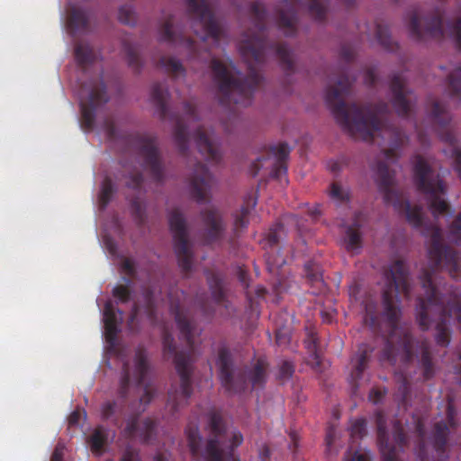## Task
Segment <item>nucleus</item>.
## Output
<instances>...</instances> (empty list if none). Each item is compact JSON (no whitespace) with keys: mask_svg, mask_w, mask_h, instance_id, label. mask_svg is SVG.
<instances>
[{"mask_svg":"<svg viewBox=\"0 0 461 461\" xmlns=\"http://www.w3.org/2000/svg\"><path fill=\"white\" fill-rule=\"evenodd\" d=\"M213 184V177L205 165L198 162L194 165L189 177V188L192 197L197 203H204Z\"/></svg>","mask_w":461,"mask_h":461,"instance_id":"obj_20","label":"nucleus"},{"mask_svg":"<svg viewBox=\"0 0 461 461\" xmlns=\"http://www.w3.org/2000/svg\"><path fill=\"white\" fill-rule=\"evenodd\" d=\"M144 182L141 173L131 174L127 181V186L135 190L140 189Z\"/></svg>","mask_w":461,"mask_h":461,"instance_id":"obj_59","label":"nucleus"},{"mask_svg":"<svg viewBox=\"0 0 461 461\" xmlns=\"http://www.w3.org/2000/svg\"><path fill=\"white\" fill-rule=\"evenodd\" d=\"M130 382H131L130 365L128 362H125L122 366L120 388L118 390L119 396L122 399H124L127 396L128 389L130 386Z\"/></svg>","mask_w":461,"mask_h":461,"instance_id":"obj_48","label":"nucleus"},{"mask_svg":"<svg viewBox=\"0 0 461 461\" xmlns=\"http://www.w3.org/2000/svg\"><path fill=\"white\" fill-rule=\"evenodd\" d=\"M286 263L285 257L280 255L277 249L270 250L266 255V264L269 272L274 273Z\"/></svg>","mask_w":461,"mask_h":461,"instance_id":"obj_43","label":"nucleus"},{"mask_svg":"<svg viewBox=\"0 0 461 461\" xmlns=\"http://www.w3.org/2000/svg\"><path fill=\"white\" fill-rule=\"evenodd\" d=\"M415 434L417 437V444L414 448L415 454L420 461H427L428 451L425 442L426 430L425 425L420 419L415 420Z\"/></svg>","mask_w":461,"mask_h":461,"instance_id":"obj_31","label":"nucleus"},{"mask_svg":"<svg viewBox=\"0 0 461 461\" xmlns=\"http://www.w3.org/2000/svg\"><path fill=\"white\" fill-rule=\"evenodd\" d=\"M149 369L148 354L144 348L138 347L134 356L133 377L138 386L143 387V394L140 398V405H143L137 413L131 416L123 429V435L128 438L138 437L142 442L149 443L156 434L157 422L150 418L145 419L139 424V416L145 411L146 406L155 396V390L152 385L146 383Z\"/></svg>","mask_w":461,"mask_h":461,"instance_id":"obj_8","label":"nucleus"},{"mask_svg":"<svg viewBox=\"0 0 461 461\" xmlns=\"http://www.w3.org/2000/svg\"><path fill=\"white\" fill-rule=\"evenodd\" d=\"M355 56L354 50L347 46H343L340 50V57L347 62L353 60Z\"/></svg>","mask_w":461,"mask_h":461,"instance_id":"obj_63","label":"nucleus"},{"mask_svg":"<svg viewBox=\"0 0 461 461\" xmlns=\"http://www.w3.org/2000/svg\"><path fill=\"white\" fill-rule=\"evenodd\" d=\"M301 5V0H281L276 7L277 25L287 37L296 33L297 10Z\"/></svg>","mask_w":461,"mask_h":461,"instance_id":"obj_21","label":"nucleus"},{"mask_svg":"<svg viewBox=\"0 0 461 461\" xmlns=\"http://www.w3.org/2000/svg\"><path fill=\"white\" fill-rule=\"evenodd\" d=\"M415 349L419 368L421 370L424 380L431 379L436 374V365L432 358L429 341L427 339L418 340Z\"/></svg>","mask_w":461,"mask_h":461,"instance_id":"obj_26","label":"nucleus"},{"mask_svg":"<svg viewBox=\"0 0 461 461\" xmlns=\"http://www.w3.org/2000/svg\"><path fill=\"white\" fill-rule=\"evenodd\" d=\"M172 311L179 330V339L185 344V348L178 349L173 335L166 329L163 330V356L167 359H173L176 371L180 378L179 388L172 386L168 391L167 402L168 411L172 416H176L182 408L187 405L193 393L194 363L198 355L203 330L190 313L181 309L179 305L172 307Z\"/></svg>","mask_w":461,"mask_h":461,"instance_id":"obj_3","label":"nucleus"},{"mask_svg":"<svg viewBox=\"0 0 461 461\" xmlns=\"http://www.w3.org/2000/svg\"><path fill=\"white\" fill-rule=\"evenodd\" d=\"M375 37L379 44L386 50L394 51L398 49V45L393 41L387 26L377 23L375 26Z\"/></svg>","mask_w":461,"mask_h":461,"instance_id":"obj_36","label":"nucleus"},{"mask_svg":"<svg viewBox=\"0 0 461 461\" xmlns=\"http://www.w3.org/2000/svg\"><path fill=\"white\" fill-rule=\"evenodd\" d=\"M118 19L122 23L133 25L136 22V14L131 5H123L119 9Z\"/></svg>","mask_w":461,"mask_h":461,"instance_id":"obj_51","label":"nucleus"},{"mask_svg":"<svg viewBox=\"0 0 461 461\" xmlns=\"http://www.w3.org/2000/svg\"><path fill=\"white\" fill-rule=\"evenodd\" d=\"M64 446L61 443H58L52 455L50 461H62L63 458Z\"/></svg>","mask_w":461,"mask_h":461,"instance_id":"obj_64","label":"nucleus"},{"mask_svg":"<svg viewBox=\"0 0 461 461\" xmlns=\"http://www.w3.org/2000/svg\"><path fill=\"white\" fill-rule=\"evenodd\" d=\"M170 230L173 233L174 249L181 270L187 274L193 266V252L188 240L186 221L178 209H174L168 216Z\"/></svg>","mask_w":461,"mask_h":461,"instance_id":"obj_14","label":"nucleus"},{"mask_svg":"<svg viewBox=\"0 0 461 461\" xmlns=\"http://www.w3.org/2000/svg\"><path fill=\"white\" fill-rule=\"evenodd\" d=\"M122 280L125 282V285H116L113 290V295L118 302L127 303L131 299L132 281L130 277H123Z\"/></svg>","mask_w":461,"mask_h":461,"instance_id":"obj_44","label":"nucleus"},{"mask_svg":"<svg viewBox=\"0 0 461 461\" xmlns=\"http://www.w3.org/2000/svg\"><path fill=\"white\" fill-rule=\"evenodd\" d=\"M457 422L456 420V412L452 405L447 409V420L435 423L430 437L431 444L435 451L443 456L447 451L448 436L451 429H456Z\"/></svg>","mask_w":461,"mask_h":461,"instance_id":"obj_22","label":"nucleus"},{"mask_svg":"<svg viewBox=\"0 0 461 461\" xmlns=\"http://www.w3.org/2000/svg\"><path fill=\"white\" fill-rule=\"evenodd\" d=\"M79 99L82 126L90 131L95 126L98 108L109 101L106 86L102 77L82 84Z\"/></svg>","mask_w":461,"mask_h":461,"instance_id":"obj_10","label":"nucleus"},{"mask_svg":"<svg viewBox=\"0 0 461 461\" xmlns=\"http://www.w3.org/2000/svg\"><path fill=\"white\" fill-rule=\"evenodd\" d=\"M108 435L103 427H97L93 433L89 436L87 442L90 445L91 450L95 455L99 456L103 453L104 447L107 443Z\"/></svg>","mask_w":461,"mask_h":461,"instance_id":"obj_34","label":"nucleus"},{"mask_svg":"<svg viewBox=\"0 0 461 461\" xmlns=\"http://www.w3.org/2000/svg\"><path fill=\"white\" fill-rule=\"evenodd\" d=\"M430 116L440 140L453 146L454 166L461 178V149L455 146L457 140L449 113L439 101H434L431 104Z\"/></svg>","mask_w":461,"mask_h":461,"instance_id":"obj_16","label":"nucleus"},{"mask_svg":"<svg viewBox=\"0 0 461 461\" xmlns=\"http://www.w3.org/2000/svg\"><path fill=\"white\" fill-rule=\"evenodd\" d=\"M194 139L199 152L206 160L213 163L221 160L219 149L205 128L199 126L194 133Z\"/></svg>","mask_w":461,"mask_h":461,"instance_id":"obj_24","label":"nucleus"},{"mask_svg":"<svg viewBox=\"0 0 461 461\" xmlns=\"http://www.w3.org/2000/svg\"><path fill=\"white\" fill-rule=\"evenodd\" d=\"M159 41L174 45L185 47L192 55H196V44L194 41L182 33H177L174 29V18L169 16L159 27Z\"/></svg>","mask_w":461,"mask_h":461,"instance_id":"obj_23","label":"nucleus"},{"mask_svg":"<svg viewBox=\"0 0 461 461\" xmlns=\"http://www.w3.org/2000/svg\"><path fill=\"white\" fill-rule=\"evenodd\" d=\"M250 12L254 19L255 32L247 36L240 44V50L242 56L256 64L265 61L268 52H274L279 59L282 68L288 73H294V63L293 55L285 43L269 42L266 39L267 12L260 2H254L250 6Z\"/></svg>","mask_w":461,"mask_h":461,"instance_id":"obj_6","label":"nucleus"},{"mask_svg":"<svg viewBox=\"0 0 461 461\" xmlns=\"http://www.w3.org/2000/svg\"><path fill=\"white\" fill-rule=\"evenodd\" d=\"M158 66L174 77L185 76V69L182 63L173 57H161L158 61Z\"/></svg>","mask_w":461,"mask_h":461,"instance_id":"obj_37","label":"nucleus"},{"mask_svg":"<svg viewBox=\"0 0 461 461\" xmlns=\"http://www.w3.org/2000/svg\"><path fill=\"white\" fill-rule=\"evenodd\" d=\"M413 179L417 190L425 195L435 218L450 212V206L444 198L446 186L443 181L420 155L415 157Z\"/></svg>","mask_w":461,"mask_h":461,"instance_id":"obj_9","label":"nucleus"},{"mask_svg":"<svg viewBox=\"0 0 461 461\" xmlns=\"http://www.w3.org/2000/svg\"><path fill=\"white\" fill-rule=\"evenodd\" d=\"M329 3V0H311L308 4L309 14L318 22H324Z\"/></svg>","mask_w":461,"mask_h":461,"instance_id":"obj_39","label":"nucleus"},{"mask_svg":"<svg viewBox=\"0 0 461 461\" xmlns=\"http://www.w3.org/2000/svg\"><path fill=\"white\" fill-rule=\"evenodd\" d=\"M121 267L122 271L130 276L131 277L135 276L136 275V267L133 260L128 258H124L121 263Z\"/></svg>","mask_w":461,"mask_h":461,"instance_id":"obj_60","label":"nucleus"},{"mask_svg":"<svg viewBox=\"0 0 461 461\" xmlns=\"http://www.w3.org/2000/svg\"><path fill=\"white\" fill-rule=\"evenodd\" d=\"M447 239L450 243L461 247V212L448 225Z\"/></svg>","mask_w":461,"mask_h":461,"instance_id":"obj_41","label":"nucleus"},{"mask_svg":"<svg viewBox=\"0 0 461 461\" xmlns=\"http://www.w3.org/2000/svg\"><path fill=\"white\" fill-rule=\"evenodd\" d=\"M304 272L307 280L311 284L322 283V271L319 264L310 261L304 266Z\"/></svg>","mask_w":461,"mask_h":461,"instance_id":"obj_47","label":"nucleus"},{"mask_svg":"<svg viewBox=\"0 0 461 461\" xmlns=\"http://www.w3.org/2000/svg\"><path fill=\"white\" fill-rule=\"evenodd\" d=\"M271 153L276 158L271 175L274 178L281 179L286 174V159L290 154V148L286 143H279L270 148Z\"/></svg>","mask_w":461,"mask_h":461,"instance_id":"obj_28","label":"nucleus"},{"mask_svg":"<svg viewBox=\"0 0 461 461\" xmlns=\"http://www.w3.org/2000/svg\"><path fill=\"white\" fill-rule=\"evenodd\" d=\"M373 349L366 345H361L356 354L351 357L353 365L350 373L351 381L354 386H357V381L362 378L364 371L366 369Z\"/></svg>","mask_w":461,"mask_h":461,"instance_id":"obj_27","label":"nucleus"},{"mask_svg":"<svg viewBox=\"0 0 461 461\" xmlns=\"http://www.w3.org/2000/svg\"><path fill=\"white\" fill-rule=\"evenodd\" d=\"M447 91L453 97L461 95V63L456 66L447 75Z\"/></svg>","mask_w":461,"mask_h":461,"instance_id":"obj_35","label":"nucleus"},{"mask_svg":"<svg viewBox=\"0 0 461 461\" xmlns=\"http://www.w3.org/2000/svg\"><path fill=\"white\" fill-rule=\"evenodd\" d=\"M209 285L214 302L217 304H222L226 309H229L228 302L225 300L221 280L217 276L212 275L209 278Z\"/></svg>","mask_w":461,"mask_h":461,"instance_id":"obj_38","label":"nucleus"},{"mask_svg":"<svg viewBox=\"0 0 461 461\" xmlns=\"http://www.w3.org/2000/svg\"><path fill=\"white\" fill-rule=\"evenodd\" d=\"M184 111L188 120L198 121L197 109L192 102L184 103Z\"/></svg>","mask_w":461,"mask_h":461,"instance_id":"obj_61","label":"nucleus"},{"mask_svg":"<svg viewBox=\"0 0 461 461\" xmlns=\"http://www.w3.org/2000/svg\"><path fill=\"white\" fill-rule=\"evenodd\" d=\"M200 214L204 227L205 243L208 245L220 243L226 231V224L220 211L215 208H207L203 210Z\"/></svg>","mask_w":461,"mask_h":461,"instance_id":"obj_19","label":"nucleus"},{"mask_svg":"<svg viewBox=\"0 0 461 461\" xmlns=\"http://www.w3.org/2000/svg\"><path fill=\"white\" fill-rule=\"evenodd\" d=\"M113 193V184L109 177H106L102 184L101 191L98 197L99 204L102 209H104L108 205V203L112 200Z\"/></svg>","mask_w":461,"mask_h":461,"instance_id":"obj_46","label":"nucleus"},{"mask_svg":"<svg viewBox=\"0 0 461 461\" xmlns=\"http://www.w3.org/2000/svg\"><path fill=\"white\" fill-rule=\"evenodd\" d=\"M122 321V312L116 310L112 302H107L104 308V323L105 339L110 344L115 342Z\"/></svg>","mask_w":461,"mask_h":461,"instance_id":"obj_25","label":"nucleus"},{"mask_svg":"<svg viewBox=\"0 0 461 461\" xmlns=\"http://www.w3.org/2000/svg\"><path fill=\"white\" fill-rule=\"evenodd\" d=\"M187 10L192 17V28L203 41L212 38L218 42L222 29L207 0H187Z\"/></svg>","mask_w":461,"mask_h":461,"instance_id":"obj_12","label":"nucleus"},{"mask_svg":"<svg viewBox=\"0 0 461 461\" xmlns=\"http://www.w3.org/2000/svg\"><path fill=\"white\" fill-rule=\"evenodd\" d=\"M120 461H140V453L132 447H127Z\"/></svg>","mask_w":461,"mask_h":461,"instance_id":"obj_62","label":"nucleus"},{"mask_svg":"<svg viewBox=\"0 0 461 461\" xmlns=\"http://www.w3.org/2000/svg\"><path fill=\"white\" fill-rule=\"evenodd\" d=\"M389 88L391 103L396 113L402 117H407L412 109L415 97L411 90L407 87V81L402 73L392 75Z\"/></svg>","mask_w":461,"mask_h":461,"instance_id":"obj_18","label":"nucleus"},{"mask_svg":"<svg viewBox=\"0 0 461 461\" xmlns=\"http://www.w3.org/2000/svg\"><path fill=\"white\" fill-rule=\"evenodd\" d=\"M364 321L366 324H367L372 329H376L378 324V316L375 312V305H366V314L364 316Z\"/></svg>","mask_w":461,"mask_h":461,"instance_id":"obj_53","label":"nucleus"},{"mask_svg":"<svg viewBox=\"0 0 461 461\" xmlns=\"http://www.w3.org/2000/svg\"><path fill=\"white\" fill-rule=\"evenodd\" d=\"M145 300V312L149 318L152 319L155 315L154 294L150 289H146L143 293Z\"/></svg>","mask_w":461,"mask_h":461,"instance_id":"obj_54","label":"nucleus"},{"mask_svg":"<svg viewBox=\"0 0 461 461\" xmlns=\"http://www.w3.org/2000/svg\"><path fill=\"white\" fill-rule=\"evenodd\" d=\"M122 49L127 59L129 68H131L134 73H140L143 67V61L139 55L138 48L124 41L122 43Z\"/></svg>","mask_w":461,"mask_h":461,"instance_id":"obj_32","label":"nucleus"},{"mask_svg":"<svg viewBox=\"0 0 461 461\" xmlns=\"http://www.w3.org/2000/svg\"><path fill=\"white\" fill-rule=\"evenodd\" d=\"M330 197L338 203H346L349 200L348 193L344 190L339 184L332 183L330 185Z\"/></svg>","mask_w":461,"mask_h":461,"instance_id":"obj_50","label":"nucleus"},{"mask_svg":"<svg viewBox=\"0 0 461 461\" xmlns=\"http://www.w3.org/2000/svg\"><path fill=\"white\" fill-rule=\"evenodd\" d=\"M375 424L377 429V444L383 457V461H399L398 453L403 451L409 445L408 437L400 420H395L393 425V438L394 444L390 443L387 431V420L382 411L375 413Z\"/></svg>","mask_w":461,"mask_h":461,"instance_id":"obj_13","label":"nucleus"},{"mask_svg":"<svg viewBox=\"0 0 461 461\" xmlns=\"http://www.w3.org/2000/svg\"><path fill=\"white\" fill-rule=\"evenodd\" d=\"M211 69L221 105L251 104L253 95L262 81L260 73L251 64L246 77H242L234 67H229L217 59H212Z\"/></svg>","mask_w":461,"mask_h":461,"instance_id":"obj_5","label":"nucleus"},{"mask_svg":"<svg viewBox=\"0 0 461 461\" xmlns=\"http://www.w3.org/2000/svg\"><path fill=\"white\" fill-rule=\"evenodd\" d=\"M168 90L162 83H154L151 86V99L159 117L162 120L170 119L175 122L174 140L182 156H186L188 150L187 126L184 120L169 114L167 108Z\"/></svg>","mask_w":461,"mask_h":461,"instance_id":"obj_15","label":"nucleus"},{"mask_svg":"<svg viewBox=\"0 0 461 461\" xmlns=\"http://www.w3.org/2000/svg\"><path fill=\"white\" fill-rule=\"evenodd\" d=\"M282 228V224L278 223L269 230L267 236V244L269 246L270 250L276 249V246L279 243L278 230Z\"/></svg>","mask_w":461,"mask_h":461,"instance_id":"obj_55","label":"nucleus"},{"mask_svg":"<svg viewBox=\"0 0 461 461\" xmlns=\"http://www.w3.org/2000/svg\"><path fill=\"white\" fill-rule=\"evenodd\" d=\"M408 27L411 38L416 41L440 40L445 34L442 13L438 8L433 10L430 15L424 18L423 26L420 25L419 13L413 11L410 14Z\"/></svg>","mask_w":461,"mask_h":461,"instance_id":"obj_17","label":"nucleus"},{"mask_svg":"<svg viewBox=\"0 0 461 461\" xmlns=\"http://www.w3.org/2000/svg\"><path fill=\"white\" fill-rule=\"evenodd\" d=\"M221 386L229 394H238L251 389L262 388L267 383V363L258 358L249 366L237 367L227 348H221L216 362Z\"/></svg>","mask_w":461,"mask_h":461,"instance_id":"obj_7","label":"nucleus"},{"mask_svg":"<svg viewBox=\"0 0 461 461\" xmlns=\"http://www.w3.org/2000/svg\"><path fill=\"white\" fill-rule=\"evenodd\" d=\"M132 143L141 160V167L153 181L163 183L166 177V167L158 146L157 138L148 134H136Z\"/></svg>","mask_w":461,"mask_h":461,"instance_id":"obj_11","label":"nucleus"},{"mask_svg":"<svg viewBox=\"0 0 461 461\" xmlns=\"http://www.w3.org/2000/svg\"><path fill=\"white\" fill-rule=\"evenodd\" d=\"M131 209L132 216L139 226H141L145 222L146 214L145 208L141 201L138 198L132 199L131 203Z\"/></svg>","mask_w":461,"mask_h":461,"instance_id":"obj_49","label":"nucleus"},{"mask_svg":"<svg viewBox=\"0 0 461 461\" xmlns=\"http://www.w3.org/2000/svg\"><path fill=\"white\" fill-rule=\"evenodd\" d=\"M103 128L109 139L113 140L117 138V128L112 118L107 117L104 119Z\"/></svg>","mask_w":461,"mask_h":461,"instance_id":"obj_58","label":"nucleus"},{"mask_svg":"<svg viewBox=\"0 0 461 461\" xmlns=\"http://www.w3.org/2000/svg\"><path fill=\"white\" fill-rule=\"evenodd\" d=\"M294 372V365L289 361H283L279 366L278 378L281 381H286L292 377Z\"/></svg>","mask_w":461,"mask_h":461,"instance_id":"obj_56","label":"nucleus"},{"mask_svg":"<svg viewBox=\"0 0 461 461\" xmlns=\"http://www.w3.org/2000/svg\"><path fill=\"white\" fill-rule=\"evenodd\" d=\"M354 79L345 70L339 71L336 78H330L326 88L325 102L336 122L350 136H359L370 141L381 137L389 148L383 149L384 160H379L375 167V182L383 194L385 203L391 204L398 212H404L407 221L415 228L421 229L424 236L429 237L428 249L429 269H423L420 279L425 296H419L416 306V320L422 330L436 323V341L441 347L450 342V323L456 322L461 329V293L453 285L437 284V272L447 269L453 278L461 276L460 253L443 243L442 230L437 224L426 223L421 206H411L394 189V172L388 164L398 160V149L405 143L402 131L388 122L390 114L388 104L359 106L348 105L344 97L350 92Z\"/></svg>","mask_w":461,"mask_h":461,"instance_id":"obj_1","label":"nucleus"},{"mask_svg":"<svg viewBox=\"0 0 461 461\" xmlns=\"http://www.w3.org/2000/svg\"><path fill=\"white\" fill-rule=\"evenodd\" d=\"M447 33L455 41L456 47L461 50V12L447 23Z\"/></svg>","mask_w":461,"mask_h":461,"instance_id":"obj_42","label":"nucleus"},{"mask_svg":"<svg viewBox=\"0 0 461 461\" xmlns=\"http://www.w3.org/2000/svg\"><path fill=\"white\" fill-rule=\"evenodd\" d=\"M344 242L348 250L359 249L362 245L361 234L359 231V226L348 227L346 230Z\"/></svg>","mask_w":461,"mask_h":461,"instance_id":"obj_40","label":"nucleus"},{"mask_svg":"<svg viewBox=\"0 0 461 461\" xmlns=\"http://www.w3.org/2000/svg\"><path fill=\"white\" fill-rule=\"evenodd\" d=\"M366 434V421L365 419H357L352 421L350 426V436L355 439H359Z\"/></svg>","mask_w":461,"mask_h":461,"instance_id":"obj_52","label":"nucleus"},{"mask_svg":"<svg viewBox=\"0 0 461 461\" xmlns=\"http://www.w3.org/2000/svg\"><path fill=\"white\" fill-rule=\"evenodd\" d=\"M304 343L310 353L311 359H309V363L312 366L313 368L319 369L321 366V358L317 350L316 336L313 333H312Z\"/></svg>","mask_w":461,"mask_h":461,"instance_id":"obj_45","label":"nucleus"},{"mask_svg":"<svg viewBox=\"0 0 461 461\" xmlns=\"http://www.w3.org/2000/svg\"><path fill=\"white\" fill-rule=\"evenodd\" d=\"M385 285L382 291V317L390 329L380 359L394 365L398 354L402 355L404 362L409 363L413 357L414 339L409 326H401L402 316L399 294L407 300L411 298V285L409 270L403 260L397 259L384 268Z\"/></svg>","mask_w":461,"mask_h":461,"instance_id":"obj_2","label":"nucleus"},{"mask_svg":"<svg viewBox=\"0 0 461 461\" xmlns=\"http://www.w3.org/2000/svg\"><path fill=\"white\" fill-rule=\"evenodd\" d=\"M75 59L78 66L86 69L95 62V53L89 44L78 42L75 46Z\"/></svg>","mask_w":461,"mask_h":461,"instance_id":"obj_30","label":"nucleus"},{"mask_svg":"<svg viewBox=\"0 0 461 461\" xmlns=\"http://www.w3.org/2000/svg\"><path fill=\"white\" fill-rule=\"evenodd\" d=\"M117 404L113 401H108L102 404L101 406V415L103 420H110L114 417L116 412Z\"/></svg>","mask_w":461,"mask_h":461,"instance_id":"obj_57","label":"nucleus"},{"mask_svg":"<svg viewBox=\"0 0 461 461\" xmlns=\"http://www.w3.org/2000/svg\"><path fill=\"white\" fill-rule=\"evenodd\" d=\"M257 205V198L249 196L244 202L241 209L236 213L234 219V227L237 231L239 229L247 227L249 223V214L250 211Z\"/></svg>","mask_w":461,"mask_h":461,"instance_id":"obj_33","label":"nucleus"},{"mask_svg":"<svg viewBox=\"0 0 461 461\" xmlns=\"http://www.w3.org/2000/svg\"><path fill=\"white\" fill-rule=\"evenodd\" d=\"M209 438L203 447V438L197 427L185 429L188 447L194 459L204 461H240L234 449L243 442V435L238 429L230 430L219 412L209 416Z\"/></svg>","mask_w":461,"mask_h":461,"instance_id":"obj_4","label":"nucleus"},{"mask_svg":"<svg viewBox=\"0 0 461 461\" xmlns=\"http://www.w3.org/2000/svg\"><path fill=\"white\" fill-rule=\"evenodd\" d=\"M68 26L74 34L86 32L89 26L88 12L82 8L72 7L68 13Z\"/></svg>","mask_w":461,"mask_h":461,"instance_id":"obj_29","label":"nucleus"}]
</instances>
